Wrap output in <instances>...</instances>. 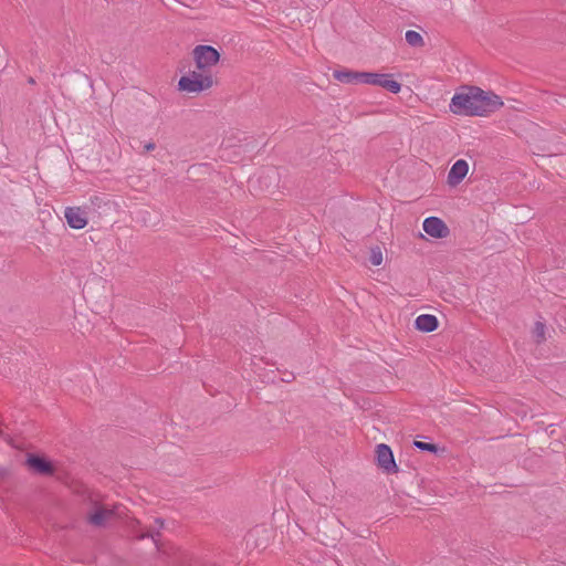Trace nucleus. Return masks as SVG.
I'll use <instances>...</instances> for the list:
<instances>
[{
  "label": "nucleus",
  "mask_w": 566,
  "mask_h": 566,
  "mask_svg": "<svg viewBox=\"0 0 566 566\" xmlns=\"http://www.w3.org/2000/svg\"><path fill=\"white\" fill-rule=\"evenodd\" d=\"M503 106L499 95L478 86H463L451 98L449 108L455 115L486 116Z\"/></svg>",
  "instance_id": "1"
},
{
  "label": "nucleus",
  "mask_w": 566,
  "mask_h": 566,
  "mask_svg": "<svg viewBox=\"0 0 566 566\" xmlns=\"http://www.w3.org/2000/svg\"><path fill=\"white\" fill-rule=\"evenodd\" d=\"M213 85L212 73H202L198 70L189 72L180 77L178 87L187 93H200L207 91Z\"/></svg>",
  "instance_id": "2"
},
{
  "label": "nucleus",
  "mask_w": 566,
  "mask_h": 566,
  "mask_svg": "<svg viewBox=\"0 0 566 566\" xmlns=\"http://www.w3.org/2000/svg\"><path fill=\"white\" fill-rule=\"evenodd\" d=\"M196 69L200 72L211 73V67L214 66L220 59L219 52L211 45H197L192 50Z\"/></svg>",
  "instance_id": "3"
},
{
  "label": "nucleus",
  "mask_w": 566,
  "mask_h": 566,
  "mask_svg": "<svg viewBox=\"0 0 566 566\" xmlns=\"http://www.w3.org/2000/svg\"><path fill=\"white\" fill-rule=\"evenodd\" d=\"M363 84L379 86L394 94L401 90V84L392 80V74L387 73L365 72Z\"/></svg>",
  "instance_id": "4"
},
{
  "label": "nucleus",
  "mask_w": 566,
  "mask_h": 566,
  "mask_svg": "<svg viewBox=\"0 0 566 566\" xmlns=\"http://www.w3.org/2000/svg\"><path fill=\"white\" fill-rule=\"evenodd\" d=\"M163 528H164V520H161L160 517L155 518L154 524L150 525L147 530L142 528L140 523L137 520L133 521L130 524L132 534L137 539H144L146 537H150L154 541L157 548H159L158 537L160 535V530H163Z\"/></svg>",
  "instance_id": "5"
},
{
  "label": "nucleus",
  "mask_w": 566,
  "mask_h": 566,
  "mask_svg": "<svg viewBox=\"0 0 566 566\" xmlns=\"http://www.w3.org/2000/svg\"><path fill=\"white\" fill-rule=\"evenodd\" d=\"M122 507V504H116L112 509L107 506H96L95 511L88 514V522L94 526H105L107 521L123 514Z\"/></svg>",
  "instance_id": "6"
},
{
  "label": "nucleus",
  "mask_w": 566,
  "mask_h": 566,
  "mask_svg": "<svg viewBox=\"0 0 566 566\" xmlns=\"http://www.w3.org/2000/svg\"><path fill=\"white\" fill-rule=\"evenodd\" d=\"M377 465L387 474L398 472L394 453L389 446L380 443L376 447Z\"/></svg>",
  "instance_id": "7"
},
{
  "label": "nucleus",
  "mask_w": 566,
  "mask_h": 566,
  "mask_svg": "<svg viewBox=\"0 0 566 566\" xmlns=\"http://www.w3.org/2000/svg\"><path fill=\"white\" fill-rule=\"evenodd\" d=\"M64 218L72 229H83L87 226L88 218L86 211L81 207H67L64 211Z\"/></svg>",
  "instance_id": "8"
},
{
  "label": "nucleus",
  "mask_w": 566,
  "mask_h": 566,
  "mask_svg": "<svg viewBox=\"0 0 566 566\" xmlns=\"http://www.w3.org/2000/svg\"><path fill=\"white\" fill-rule=\"evenodd\" d=\"M423 230L430 237L442 239L449 234L447 224L437 217L426 218L423 221Z\"/></svg>",
  "instance_id": "9"
},
{
  "label": "nucleus",
  "mask_w": 566,
  "mask_h": 566,
  "mask_svg": "<svg viewBox=\"0 0 566 566\" xmlns=\"http://www.w3.org/2000/svg\"><path fill=\"white\" fill-rule=\"evenodd\" d=\"M469 171V165L464 159L457 160L448 174V184L450 186L459 185Z\"/></svg>",
  "instance_id": "10"
},
{
  "label": "nucleus",
  "mask_w": 566,
  "mask_h": 566,
  "mask_svg": "<svg viewBox=\"0 0 566 566\" xmlns=\"http://www.w3.org/2000/svg\"><path fill=\"white\" fill-rule=\"evenodd\" d=\"M365 72L352 71L348 69L335 70L333 76L335 80L345 84H356L364 82Z\"/></svg>",
  "instance_id": "11"
},
{
  "label": "nucleus",
  "mask_w": 566,
  "mask_h": 566,
  "mask_svg": "<svg viewBox=\"0 0 566 566\" xmlns=\"http://www.w3.org/2000/svg\"><path fill=\"white\" fill-rule=\"evenodd\" d=\"M438 318L434 315L421 314L415 321V327L418 331L430 333L438 328Z\"/></svg>",
  "instance_id": "12"
},
{
  "label": "nucleus",
  "mask_w": 566,
  "mask_h": 566,
  "mask_svg": "<svg viewBox=\"0 0 566 566\" xmlns=\"http://www.w3.org/2000/svg\"><path fill=\"white\" fill-rule=\"evenodd\" d=\"M27 463L31 469L41 474L53 473V467L51 462L46 461L44 458H41L39 455L30 454L28 457Z\"/></svg>",
  "instance_id": "13"
},
{
  "label": "nucleus",
  "mask_w": 566,
  "mask_h": 566,
  "mask_svg": "<svg viewBox=\"0 0 566 566\" xmlns=\"http://www.w3.org/2000/svg\"><path fill=\"white\" fill-rule=\"evenodd\" d=\"M406 42L413 48L423 46V38L420 33L413 30H408L405 34Z\"/></svg>",
  "instance_id": "14"
},
{
  "label": "nucleus",
  "mask_w": 566,
  "mask_h": 566,
  "mask_svg": "<svg viewBox=\"0 0 566 566\" xmlns=\"http://www.w3.org/2000/svg\"><path fill=\"white\" fill-rule=\"evenodd\" d=\"M533 337L537 344L546 340V326L542 322H536L532 331Z\"/></svg>",
  "instance_id": "15"
},
{
  "label": "nucleus",
  "mask_w": 566,
  "mask_h": 566,
  "mask_svg": "<svg viewBox=\"0 0 566 566\" xmlns=\"http://www.w3.org/2000/svg\"><path fill=\"white\" fill-rule=\"evenodd\" d=\"M369 262L374 266H378L382 263V252L379 247L371 248L370 255H369Z\"/></svg>",
  "instance_id": "16"
},
{
  "label": "nucleus",
  "mask_w": 566,
  "mask_h": 566,
  "mask_svg": "<svg viewBox=\"0 0 566 566\" xmlns=\"http://www.w3.org/2000/svg\"><path fill=\"white\" fill-rule=\"evenodd\" d=\"M415 447L422 451H429L432 453H436L438 451V447L433 443L422 442V441H415Z\"/></svg>",
  "instance_id": "17"
},
{
  "label": "nucleus",
  "mask_w": 566,
  "mask_h": 566,
  "mask_svg": "<svg viewBox=\"0 0 566 566\" xmlns=\"http://www.w3.org/2000/svg\"><path fill=\"white\" fill-rule=\"evenodd\" d=\"M155 148H156V144H155V143H153V142H149V143H147V144H145V145H144V150H145L146 153L151 151V150H154Z\"/></svg>",
  "instance_id": "18"
},
{
  "label": "nucleus",
  "mask_w": 566,
  "mask_h": 566,
  "mask_svg": "<svg viewBox=\"0 0 566 566\" xmlns=\"http://www.w3.org/2000/svg\"><path fill=\"white\" fill-rule=\"evenodd\" d=\"M290 377H292V378H293L292 374H289V376H286V378H285V379H283V380H284V381H286V382H290V381H291Z\"/></svg>",
  "instance_id": "19"
},
{
  "label": "nucleus",
  "mask_w": 566,
  "mask_h": 566,
  "mask_svg": "<svg viewBox=\"0 0 566 566\" xmlns=\"http://www.w3.org/2000/svg\"><path fill=\"white\" fill-rule=\"evenodd\" d=\"M290 377H292V378H293L292 374H289V376H286V378H285V379H283V380H284V381H286V382H290V381H291Z\"/></svg>",
  "instance_id": "20"
},
{
  "label": "nucleus",
  "mask_w": 566,
  "mask_h": 566,
  "mask_svg": "<svg viewBox=\"0 0 566 566\" xmlns=\"http://www.w3.org/2000/svg\"><path fill=\"white\" fill-rule=\"evenodd\" d=\"M290 377H292V378H293L292 374H289V376H286V378H285V379H283V380H284V381H286V382H290V381H291Z\"/></svg>",
  "instance_id": "21"
}]
</instances>
